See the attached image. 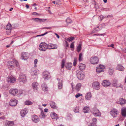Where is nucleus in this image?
I'll use <instances>...</instances> for the list:
<instances>
[{
	"label": "nucleus",
	"mask_w": 126,
	"mask_h": 126,
	"mask_svg": "<svg viewBox=\"0 0 126 126\" xmlns=\"http://www.w3.org/2000/svg\"><path fill=\"white\" fill-rule=\"evenodd\" d=\"M14 62L16 64L17 67H19V63L16 60L14 61Z\"/></svg>",
	"instance_id": "nucleus-46"
},
{
	"label": "nucleus",
	"mask_w": 126,
	"mask_h": 126,
	"mask_svg": "<svg viewBox=\"0 0 126 126\" xmlns=\"http://www.w3.org/2000/svg\"><path fill=\"white\" fill-rule=\"evenodd\" d=\"M116 69L120 71L124 70V67L121 64H118L116 68Z\"/></svg>",
	"instance_id": "nucleus-20"
},
{
	"label": "nucleus",
	"mask_w": 126,
	"mask_h": 126,
	"mask_svg": "<svg viewBox=\"0 0 126 126\" xmlns=\"http://www.w3.org/2000/svg\"><path fill=\"white\" fill-rule=\"evenodd\" d=\"M39 117L41 118H44L46 117V115L44 114V112L42 111H41L39 115Z\"/></svg>",
	"instance_id": "nucleus-33"
},
{
	"label": "nucleus",
	"mask_w": 126,
	"mask_h": 126,
	"mask_svg": "<svg viewBox=\"0 0 126 126\" xmlns=\"http://www.w3.org/2000/svg\"><path fill=\"white\" fill-rule=\"evenodd\" d=\"M38 71L36 70H34L33 72L32 73V74L33 75H36L38 74Z\"/></svg>",
	"instance_id": "nucleus-45"
},
{
	"label": "nucleus",
	"mask_w": 126,
	"mask_h": 126,
	"mask_svg": "<svg viewBox=\"0 0 126 126\" xmlns=\"http://www.w3.org/2000/svg\"><path fill=\"white\" fill-rule=\"evenodd\" d=\"M16 79L14 77L11 76L7 77V81L9 83H13L16 81Z\"/></svg>",
	"instance_id": "nucleus-7"
},
{
	"label": "nucleus",
	"mask_w": 126,
	"mask_h": 126,
	"mask_svg": "<svg viewBox=\"0 0 126 126\" xmlns=\"http://www.w3.org/2000/svg\"><path fill=\"white\" fill-rule=\"evenodd\" d=\"M48 46L46 43L42 42L39 45V49L41 51H45L48 49Z\"/></svg>",
	"instance_id": "nucleus-1"
},
{
	"label": "nucleus",
	"mask_w": 126,
	"mask_h": 126,
	"mask_svg": "<svg viewBox=\"0 0 126 126\" xmlns=\"http://www.w3.org/2000/svg\"><path fill=\"white\" fill-rule=\"evenodd\" d=\"M12 29L11 25L10 23H8L6 27V30H11Z\"/></svg>",
	"instance_id": "nucleus-34"
},
{
	"label": "nucleus",
	"mask_w": 126,
	"mask_h": 126,
	"mask_svg": "<svg viewBox=\"0 0 126 126\" xmlns=\"http://www.w3.org/2000/svg\"><path fill=\"white\" fill-rule=\"evenodd\" d=\"M92 112L95 116H100L101 115L99 110L96 107H94L92 109Z\"/></svg>",
	"instance_id": "nucleus-2"
},
{
	"label": "nucleus",
	"mask_w": 126,
	"mask_h": 126,
	"mask_svg": "<svg viewBox=\"0 0 126 126\" xmlns=\"http://www.w3.org/2000/svg\"><path fill=\"white\" fill-rule=\"evenodd\" d=\"M81 83H78L77 84L75 87L76 91H79L81 88Z\"/></svg>",
	"instance_id": "nucleus-25"
},
{
	"label": "nucleus",
	"mask_w": 126,
	"mask_h": 126,
	"mask_svg": "<svg viewBox=\"0 0 126 126\" xmlns=\"http://www.w3.org/2000/svg\"><path fill=\"white\" fill-rule=\"evenodd\" d=\"M102 25H100L96 28H94L93 30V32H97L101 29L102 27Z\"/></svg>",
	"instance_id": "nucleus-24"
},
{
	"label": "nucleus",
	"mask_w": 126,
	"mask_h": 126,
	"mask_svg": "<svg viewBox=\"0 0 126 126\" xmlns=\"http://www.w3.org/2000/svg\"><path fill=\"white\" fill-rule=\"evenodd\" d=\"M26 7L27 9H28L29 8V5H28L27 4L26 5Z\"/></svg>",
	"instance_id": "nucleus-64"
},
{
	"label": "nucleus",
	"mask_w": 126,
	"mask_h": 126,
	"mask_svg": "<svg viewBox=\"0 0 126 126\" xmlns=\"http://www.w3.org/2000/svg\"><path fill=\"white\" fill-rule=\"evenodd\" d=\"M126 100L123 98H120L118 101L116 102V103L120 104L121 105H122L126 103Z\"/></svg>",
	"instance_id": "nucleus-13"
},
{
	"label": "nucleus",
	"mask_w": 126,
	"mask_h": 126,
	"mask_svg": "<svg viewBox=\"0 0 126 126\" xmlns=\"http://www.w3.org/2000/svg\"><path fill=\"white\" fill-rule=\"evenodd\" d=\"M74 42L72 43L70 46V47L71 48H73L74 47Z\"/></svg>",
	"instance_id": "nucleus-51"
},
{
	"label": "nucleus",
	"mask_w": 126,
	"mask_h": 126,
	"mask_svg": "<svg viewBox=\"0 0 126 126\" xmlns=\"http://www.w3.org/2000/svg\"><path fill=\"white\" fill-rule=\"evenodd\" d=\"M90 62L91 63L93 64H97L99 61V59L96 56L94 57H93L90 59Z\"/></svg>",
	"instance_id": "nucleus-5"
},
{
	"label": "nucleus",
	"mask_w": 126,
	"mask_h": 126,
	"mask_svg": "<svg viewBox=\"0 0 126 126\" xmlns=\"http://www.w3.org/2000/svg\"><path fill=\"white\" fill-rule=\"evenodd\" d=\"M72 64L71 63H68L66 64L65 67L68 69H71L72 67Z\"/></svg>",
	"instance_id": "nucleus-32"
},
{
	"label": "nucleus",
	"mask_w": 126,
	"mask_h": 126,
	"mask_svg": "<svg viewBox=\"0 0 126 126\" xmlns=\"http://www.w3.org/2000/svg\"><path fill=\"white\" fill-rule=\"evenodd\" d=\"M66 21L67 24H68V23H71L72 21V20L69 18H68L66 20Z\"/></svg>",
	"instance_id": "nucleus-43"
},
{
	"label": "nucleus",
	"mask_w": 126,
	"mask_h": 126,
	"mask_svg": "<svg viewBox=\"0 0 126 126\" xmlns=\"http://www.w3.org/2000/svg\"><path fill=\"white\" fill-rule=\"evenodd\" d=\"M102 85L105 87L109 86L111 84V83L109 80H104L102 83Z\"/></svg>",
	"instance_id": "nucleus-12"
},
{
	"label": "nucleus",
	"mask_w": 126,
	"mask_h": 126,
	"mask_svg": "<svg viewBox=\"0 0 126 126\" xmlns=\"http://www.w3.org/2000/svg\"><path fill=\"white\" fill-rule=\"evenodd\" d=\"M121 113L123 116L126 117V107L123 108L122 109Z\"/></svg>",
	"instance_id": "nucleus-23"
},
{
	"label": "nucleus",
	"mask_w": 126,
	"mask_h": 126,
	"mask_svg": "<svg viewBox=\"0 0 126 126\" xmlns=\"http://www.w3.org/2000/svg\"><path fill=\"white\" fill-rule=\"evenodd\" d=\"M51 117L52 119H57L59 118L57 115L54 113H52L51 114Z\"/></svg>",
	"instance_id": "nucleus-27"
},
{
	"label": "nucleus",
	"mask_w": 126,
	"mask_h": 126,
	"mask_svg": "<svg viewBox=\"0 0 126 126\" xmlns=\"http://www.w3.org/2000/svg\"><path fill=\"white\" fill-rule=\"evenodd\" d=\"M82 56V53H81L79 54V61H81L82 60L83 58Z\"/></svg>",
	"instance_id": "nucleus-42"
},
{
	"label": "nucleus",
	"mask_w": 126,
	"mask_h": 126,
	"mask_svg": "<svg viewBox=\"0 0 126 126\" xmlns=\"http://www.w3.org/2000/svg\"><path fill=\"white\" fill-rule=\"evenodd\" d=\"M19 81L23 83L27 81L25 75L24 74H21L19 76L18 78Z\"/></svg>",
	"instance_id": "nucleus-3"
},
{
	"label": "nucleus",
	"mask_w": 126,
	"mask_h": 126,
	"mask_svg": "<svg viewBox=\"0 0 126 126\" xmlns=\"http://www.w3.org/2000/svg\"><path fill=\"white\" fill-rule=\"evenodd\" d=\"M91 97V95L90 93H88L86 94L85 98L86 100H88Z\"/></svg>",
	"instance_id": "nucleus-29"
},
{
	"label": "nucleus",
	"mask_w": 126,
	"mask_h": 126,
	"mask_svg": "<svg viewBox=\"0 0 126 126\" xmlns=\"http://www.w3.org/2000/svg\"><path fill=\"white\" fill-rule=\"evenodd\" d=\"M27 112V110L25 109H24L21 110L20 113L21 116L22 117H24L26 115Z\"/></svg>",
	"instance_id": "nucleus-22"
},
{
	"label": "nucleus",
	"mask_w": 126,
	"mask_h": 126,
	"mask_svg": "<svg viewBox=\"0 0 126 126\" xmlns=\"http://www.w3.org/2000/svg\"><path fill=\"white\" fill-rule=\"evenodd\" d=\"M48 110L47 109H45L44 110V111L45 112H47L48 111Z\"/></svg>",
	"instance_id": "nucleus-62"
},
{
	"label": "nucleus",
	"mask_w": 126,
	"mask_h": 126,
	"mask_svg": "<svg viewBox=\"0 0 126 126\" xmlns=\"http://www.w3.org/2000/svg\"><path fill=\"white\" fill-rule=\"evenodd\" d=\"M82 94L79 93L77 94L76 95L75 97L76 98H77L79 97L80 96H82Z\"/></svg>",
	"instance_id": "nucleus-50"
},
{
	"label": "nucleus",
	"mask_w": 126,
	"mask_h": 126,
	"mask_svg": "<svg viewBox=\"0 0 126 126\" xmlns=\"http://www.w3.org/2000/svg\"><path fill=\"white\" fill-rule=\"evenodd\" d=\"M118 80H117L115 79L113 81V82L112 83V85L114 86L115 87L116 85L118 84L117 83Z\"/></svg>",
	"instance_id": "nucleus-35"
},
{
	"label": "nucleus",
	"mask_w": 126,
	"mask_h": 126,
	"mask_svg": "<svg viewBox=\"0 0 126 126\" xmlns=\"http://www.w3.org/2000/svg\"><path fill=\"white\" fill-rule=\"evenodd\" d=\"M114 72V70L112 68H109V73L110 75H112L113 74Z\"/></svg>",
	"instance_id": "nucleus-40"
},
{
	"label": "nucleus",
	"mask_w": 126,
	"mask_h": 126,
	"mask_svg": "<svg viewBox=\"0 0 126 126\" xmlns=\"http://www.w3.org/2000/svg\"><path fill=\"white\" fill-rule=\"evenodd\" d=\"M29 57L28 53L26 52H22L21 54V59L23 60H27Z\"/></svg>",
	"instance_id": "nucleus-6"
},
{
	"label": "nucleus",
	"mask_w": 126,
	"mask_h": 126,
	"mask_svg": "<svg viewBox=\"0 0 126 126\" xmlns=\"http://www.w3.org/2000/svg\"><path fill=\"white\" fill-rule=\"evenodd\" d=\"M18 103V101L15 99H12L9 102V105L12 106H15Z\"/></svg>",
	"instance_id": "nucleus-11"
},
{
	"label": "nucleus",
	"mask_w": 126,
	"mask_h": 126,
	"mask_svg": "<svg viewBox=\"0 0 126 126\" xmlns=\"http://www.w3.org/2000/svg\"><path fill=\"white\" fill-rule=\"evenodd\" d=\"M104 17L102 15H101L100 16H99V20L100 21L102 20L103 18Z\"/></svg>",
	"instance_id": "nucleus-52"
},
{
	"label": "nucleus",
	"mask_w": 126,
	"mask_h": 126,
	"mask_svg": "<svg viewBox=\"0 0 126 126\" xmlns=\"http://www.w3.org/2000/svg\"><path fill=\"white\" fill-rule=\"evenodd\" d=\"M92 120L93 122H94V123H95V124L96 123V121H97V119L96 118H93Z\"/></svg>",
	"instance_id": "nucleus-57"
},
{
	"label": "nucleus",
	"mask_w": 126,
	"mask_h": 126,
	"mask_svg": "<svg viewBox=\"0 0 126 126\" xmlns=\"http://www.w3.org/2000/svg\"><path fill=\"white\" fill-rule=\"evenodd\" d=\"M101 10L103 11H107L109 10V9L108 8H102Z\"/></svg>",
	"instance_id": "nucleus-53"
},
{
	"label": "nucleus",
	"mask_w": 126,
	"mask_h": 126,
	"mask_svg": "<svg viewBox=\"0 0 126 126\" xmlns=\"http://www.w3.org/2000/svg\"><path fill=\"white\" fill-rule=\"evenodd\" d=\"M50 105L51 107L53 109L56 108V106L54 102H52L50 103Z\"/></svg>",
	"instance_id": "nucleus-36"
},
{
	"label": "nucleus",
	"mask_w": 126,
	"mask_h": 126,
	"mask_svg": "<svg viewBox=\"0 0 126 126\" xmlns=\"http://www.w3.org/2000/svg\"><path fill=\"white\" fill-rule=\"evenodd\" d=\"M32 19L36 22H38L39 21L40 22L45 21L46 20V19H40L39 18H32Z\"/></svg>",
	"instance_id": "nucleus-21"
},
{
	"label": "nucleus",
	"mask_w": 126,
	"mask_h": 126,
	"mask_svg": "<svg viewBox=\"0 0 126 126\" xmlns=\"http://www.w3.org/2000/svg\"><path fill=\"white\" fill-rule=\"evenodd\" d=\"M32 120L34 122L37 123L39 121V119L38 116L34 115L32 116Z\"/></svg>",
	"instance_id": "nucleus-15"
},
{
	"label": "nucleus",
	"mask_w": 126,
	"mask_h": 126,
	"mask_svg": "<svg viewBox=\"0 0 126 126\" xmlns=\"http://www.w3.org/2000/svg\"><path fill=\"white\" fill-rule=\"evenodd\" d=\"M57 79L59 80V82L58 83V88L59 89H61L63 87V81L62 79Z\"/></svg>",
	"instance_id": "nucleus-18"
},
{
	"label": "nucleus",
	"mask_w": 126,
	"mask_h": 126,
	"mask_svg": "<svg viewBox=\"0 0 126 126\" xmlns=\"http://www.w3.org/2000/svg\"><path fill=\"white\" fill-rule=\"evenodd\" d=\"M56 35L57 37L58 38H60L59 36L56 33H54Z\"/></svg>",
	"instance_id": "nucleus-61"
},
{
	"label": "nucleus",
	"mask_w": 126,
	"mask_h": 126,
	"mask_svg": "<svg viewBox=\"0 0 126 126\" xmlns=\"http://www.w3.org/2000/svg\"><path fill=\"white\" fill-rule=\"evenodd\" d=\"M13 62L11 61H9L8 62V63L9 64L8 65V68H13V67L14 66L12 65L13 63Z\"/></svg>",
	"instance_id": "nucleus-37"
},
{
	"label": "nucleus",
	"mask_w": 126,
	"mask_h": 126,
	"mask_svg": "<svg viewBox=\"0 0 126 126\" xmlns=\"http://www.w3.org/2000/svg\"><path fill=\"white\" fill-rule=\"evenodd\" d=\"M32 15H39V14L38 13L36 12H34L32 14Z\"/></svg>",
	"instance_id": "nucleus-56"
},
{
	"label": "nucleus",
	"mask_w": 126,
	"mask_h": 126,
	"mask_svg": "<svg viewBox=\"0 0 126 126\" xmlns=\"http://www.w3.org/2000/svg\"><path fill=\"white\" fill-rule=\"evenodd\" d=\"M114 45L113 44H111L110 45H109L108 46V47H112V48H114L113 47Z\"/></svg>",
	"instance_id": "nucleus-60"
},
{
	"label": "nucleus",
	"mask_w": 126,
	"mask_h": 126,
	"mask_svg": "<svg viewBox=\"0 0 126 126\" xmlns=\"http://www.w3.org/2000/svg\"><path fill=\"white\" fill-rule=\"evenodd\" d=\"M50 76V73L48 71H45L43 73L42 77L45 80L48 79Z\"/></svg>",
	"instance_id": "nucleus-9"
},
{
	"label": "nucleus",
	"mask_w": 126,
	"mask_h": 126,
	"mask_svg": "<svg viewBox=\"0 0 126 126\" xmlns=\"http://www.w3.org/2000/svg\"><path fill=\"white\" fill-rule=\"evenodd\" d=\"M77 64V60L76 59H75L73 62V65L75 66Z\"/></svg>",
	"instance_id": "nucleus-55"
},
{
	"label": "nucleus",
	"mask_w": 126,
	"mask_h": 126,
	"mask_svg": "<svg viewBox=\"0 0 126 126\" xmlns=\"http://www.w3.org/2000/svg\"><path fill=\"white\" fill-rule=\"evenodd\" d=\"M65 46L67 47H68L69 46V44L67 41H65Z\"/></svg>",
	"instance_id": "nucleus-59"
},
{
	"label": "nucleus",
	"mask_w": 126,
	"mask_h": 126,
	"mask_svg": "<svg viewBox=\"0 0 126 126\" xmlns=\"http://www.w3.org/2000/svg\"><path fill=\"white\" fill-rule=\"evenodd\" d=\"M32 104V103L30 101H27L25 102V104L26 105H31Z\"/></svg>",
	"instance_id": "nucleus-39"
},
{
	"label": "nucleus",
	"mask_w": 126,
	"mask_h": 126,
	"mask_svg": "<svg viewBox=\"0 0 126 126\" xmlns=\"http://www.w3.org/2000/svg\"><path fill=\"white\" fill-rule=\"evenodd\" d=\"M118 112L117 110L114 108L112 109L110 112L111 115L113 117L117 116Z\"/></svg>",
	"instance_id": "nucleus-8"
},
{
	"label": "nucleus",
	"mask_w": 126,
	"mask_h": 126,
	"mask_svg": "<svg viewBox=\"0 0 126 126\" xmlns=\"http://www.w3.org/2000/svg\"><path fill=\"white\" fill-rule=\"evenodd\" d=\"M79 68L80 70H82L85 69V65L84 64L80 63L79 64Z\"/></svg>",
	"instance_id": "nucleus-28"
},
{
	"label": "nucleus",
	"mask_w": 126,
	"mask_h": 126,
	"mask_svg": "<svg viewBox=\"0 0 126 126\" xmlns=\"http://www.w3.org/2000/svg\"><path fill=\"white\" fill-rule=\"evenodd\" d=\"M81 44H79L77 47V51L78 52H79L81 50Z\"/></svg>",
	"instance_id": "nucleus-41"
},
{
	"label": "nucleus",
	"mask_w": 126,
	"mask_h": 126,
	"mask_svg": "<svg viewBox=\"0 0 126 126\" xmlns=\"http://www.w3.org/2000/svg\"><path fill=\"white\" fill-rule=\"evenodd\" d=\"M48 46V49H57V45L54 44H50V45H47Z\"/></svg>",
	"instance_id": "nucleus-14"
},
{
	"label": "nucleus",
	"mask_w": 126,
	"mask_h": 126,
	"mask_svg": "<svg viewBox=\"0 0 126 126\" xmlns=\"http://www.w3.org/2000/svg\"><path fill=\"white\" fill-rule=\"evenodd\" d=\"M51 27H46L43 28V29H51Z\"/></svg>",
	"instance_id": "nucleus-63"
},
{
	"label": "nucleus",
	"mask_w": 126,
	"mask_h": 126,
	"mask_svg": "<svg viewBox=\"0 0 126 126\" xmlns=\"http://www.w3.org/2000/svg\"><path fill=\"white\" fill-rule=\"evenodd\" d=\"M10 93L13 95H15L18 92L17 89H11L9 91Z\"/></svg>",
	"instance_id": "nucleus-17"
},
{
	"label": "nucleus",
	"mask_w": 126,
	"mask_h": 126,
	"mask_svg": "<svg viewBox=\"0 0 126 126\" xmlns=\"http://www.w3.org/2000/svg\"><path fill=\"white\" fill-rule=\"evenodd\" d=\"M5 125L6 126H14L13 122L8 121H6L5 122Z\"/></svg>",
	"instance_id": "nucleus-19"
},
{
	"label": "nucleus",
	"mask_w": 126,
	"mask_h": 126,
	"mask_svg": "<svg viewBox=\"0 0 126 126\" xmlns=\"http://www.w3.org/2000/svg\"><path fill=\"white\" fill-rule=\"evenodd\" d=\"M93 88L96 90L99 89L100 87L99 83L98 81L94 82L92 85Z\"/></svg>",
	"instance_id": "nucleus-10"
},
{
	"label": "nucleus",
	"mask_w": 126,
	"mask_h": 126,
	"mask_svg": "<svg viewBox=\"0 0 126 126\" xmlns=\"http://www.w3.org/2000/svg\"><path fill=\"white\" fill-rule=\"evenodd\" d=\"M48 32H45V33H44L43 34H42L37 35L36 36V37H38V36H44V35H45L46 34H47Z\"/></svg>",
	"instance_id": "nucleus-48"
},
{
	"label": "nucleus",
	"mask_w": 126,
	"mask_h": 126,
	"mask_svg": "<svg viewBox=\"0 0 126 126\" xmlns=\"http://www.w3.org/2000/svg\"><path fill=\"white\" fill-rule=\"evenodd\" d=\"M74 111L75 112H79V110L78 108L75 107L74 109Z\"/></svg>",
	"instance_id": "nucleus-49"
},
{
	"label": "nucleus",
	"mask_w": 126,
	"mask_h": 126,
	"mask_svg": "<svg viewBox=\"0 0 126 126\" xmlns=\"http://www.w3.org/2000/svg\"><path fill=\"white\" fill-rule=\"evenodd\" d=\"M77 76L78 78L80 80H82L84 77V74H82L79 71H78L77 73Z\"/></svg>",
	"instance_id": "nucleus-16"
},
{
	"label": "nucleus",
	"mask_w": 126,
	"mask_h": 126,
	"mask_svg": "<svg viewBox=\"0 0 126 126\" xmlns=\"http://www.w3.org/2000/svg\"><path fill=\"white\" fill-rule=\"evenodd\" d=\"M42 89L43 91H47V85L44 83L42 85Z\"/></svg>",
	"instance_id": "nucleus-30"
},
{
	"label": "nucleus",
	"mask_w": 126,
	"mask_h": 126,
	"mask_svg": "<svg viewBox=\"0 0 126 126\" xmlns=\"http://www.w3.org/2000/svg\"><path fill=\"white\" fill-rule=\"evenodd\" d=\"M105 68V66L103 65H100L96 67V72L98 73L103 72L104 71Z\"/></svg>",
	"instance_id": "nucleus-4"
},
{
	"label": "nucleus",
	"mask_w": 126,
	"mask_h": 126,
	"mask_svg": "<svg viewBox=\"0 0 126 126\" xmlns=\"http://www.w3.org/2000/svg\"><path fill=\"white\" fill-rule=\"evenodd\" d=\"M32 87L34 90H37L38 89V83L37 82H34L32 83Z\"/></svg>",
	"instance_id": "nucleus-26"
},
{
	"label": "nucleus",
	"mask_w": 126,
	"mask_h": 126,
	"mask_svg": "<svg viewBox=\"0 0 126 126\" xmlns=\"http://www.w3.org/2000/svg\"><path fill=\"white\" fill-rule=\"evenodd\" d=\"M38 62V60L37 59H36L34 60V63L35 64H37Z\"/></svg>",
	"instance_id": "nucleus-58"
},
{
	"label": "nucleus",
	"mask_w": 126,
	"mask_h": 126,
	"mask_svg": "<svg viewBox=\"0 0 126 126\" xmlns=\"http://www.w3.org/2000/svg\"><path fill=\"white\" fill-rule=\"evenodd\" d=\"M89 110V107L88 106H86L85 107L83 108V112L85 113H87L88 112Z\"/></svg>",
	"instance_id": "nucleus-31"
},
{
	"label": "nucleus",
	"mask_w": 126,
	"mask_h": 126,
	"mask_svg": "<svg viewBox=\"0 0 126 126\" xmlns=\"http://www.w3.org/2000/svg\"><path fill=\"white\" fill-rule=\"evenodd\" d=\"M65 60L63 59L62 61L61 68H62L64 67L65 64Z\"/></svg>",
	"instance_id": "nucleus-44"
},
{
	"label": "nucleus",
	"mask_w": 126,
	"mask_h": 126,
	"mask_svg": "<svg viewBox=\"0 0 126 126\" xmlns=\"http://www.w3.org/2000/svg\"><path fill=\"white\" fill-rule=\"evenodd\" d=\"M75 38L74 37L71 36L67 38V40L69 42H71L74 40Z\"/></svg>",
	"instance_id": "nucleus-38"
},
{
	"label": "nucleus",
	"mask_w": 126,
	"mask_h": 126,
	"mask_svg": "<svg viewBox=\"0 0 126 126\" xmlns=\"http://www.w3.org/2000/svg\"><path fill=\"white\" fill-rule=\"evenodd\" d=\"M115 87H116V88L118 87H121V88H122L123 86H122L121 85V83H118V84Z\"/></svg>",
	"instance_id": "nucleus-47"
},
{
	"label": "nucleus",
	"mask_w": 126,
	"mask_h": 126,
	"mask_svg": "<svg viewBox=\"0 0 126 126\" xmlns=\"http://www.w3.org/2000/svg\"><path fill=\"white\" fill-rule=\"evenodd\" d=\"M88 126H96L95 123H91L88 125Z\"/></svg>",
	"instance_id": "nucleus-54"
}]
</instances>
